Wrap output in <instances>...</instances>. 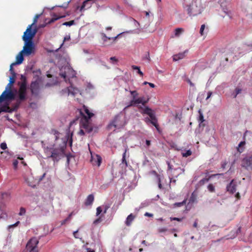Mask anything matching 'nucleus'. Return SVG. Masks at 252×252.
<instances>
[{
    "mask_svg": "<svg viewBox=\"0 0 252 252\" xmlns=\"http://www.w3.org/2000/svg\"><path fill=\"white\" fill-rule=\"evenodd\" d=\"M132 68L134 70H137V73L140 75L141 77H143V74L141 71V70H140V69L139 67H138L137 66H135V65H132Z\"/></svg>",
    "mask_w": 252,
    "mask_h": 252,
    "instance_id": "nucleus-31",
    "label": "nucleus"
},
{
    "mask_svg": "<svg viewBox=\"0 0 252 252\" xmlns=\"http://www.w3.org/2000/svg\"><path fill=\"white\" fill-rule=\"evenodd\" d=\"M236 197L238 199H240V193L239 192H237L236 194V195H235Z\"/></svg>",
    "mask_w": 252,
    "mask_h": 252,
    "instance_id": "nucleus-61",
    "label": "nucleus"
},
{
    "mask_svg": "<svg viewBox=\"0 0 252 252\" xmlns=\"http://www.w3.org/2000/svg\"><path fill=\"white\" fill-rule=\"evenodd\" d=\"M236 185L232 180L226 187V190L230 194H233L236 190Z\"/></svg>",
    "mask_w": 252,
    "mask_h": 252,
    "instance_id": "nucleus-15",
    "label": "nucleus"
},
{
    "mask_svg": "<svg viewBox=\"0 0 252 252\" xmlns=\"http://www.w3.org/2000/svg\"><path fill=\"white\" fill-rule=\"evenodd\" d=\"M182 154L183 157L187 158L192 154V152L190 150H189L185 153H182Z\"/></svg>",
    "mask_w": 252,
    "mask_h": 252,
    "instance_id": "nucleus-34",
    "label": "nucleus"
},
{
    "mask_svg": "<svg viewBox=\"0 0 252 252\" xmlns=\"http://www.w3.org/2000/svg\"><path fill=\"white\" fill-rule=\"evenodd\" d=\"M145 59H147L148 61V62H150L151 61L149 52H147V55H146L145 56Z\"/></svg>",
    "mask_w": 252,
    "mask_h": 252,
    "instance_id": "nucleus-52",
    "label": "nucleus"
},
{
    "mask_svg": "<svg viewBox=\"0 0 252 252\" xmlns=\"http://www.w3.org/2000/svg\"><path fill=\"white\" fill-rule=\"evenodd\" d=\"M79 112L81 115L80 122L81 127L84 128L86 132H91L92 131L93 127L90 120L94 114L90 112L89 108L85 105L83 106L82 108L80 109Z\"/></svg>",
    "mask_w": 252,
    "mask_h": 252,
    "instance_id": "nucleus-2",
    "label": "nucleus"
},
{
    "mask_svg": "<svg viewBox=\"0 0 252 252\" xmlns=\"http://www.w3.org/2000/svg\"><path fill=\"white\" fill-rule=\"evenodd\" d=\"M187 199H184L182 202L175 203L173 204L174 208L180 207L186 205Z\"/></svg>",
    "mask_w": 252,
    "mask_h": 252,
    "instance_id": "nucleus-24",
    "label": "nucleus"
},
{
    "mask_svg": "<svg viewBox=\"0 0 252 252\" xmlns=\"http://www.w3.org/2000/svg\"><path fill=\"white\" fill-rule=\"evenodd\" d=\"M38 243V240L35 237H33L27 242L26 249L29 252H38L37 247Z\"/></svg>",
    "mask_w": 252,
    "mask_h": 252,
    "instance_id": "nucleus-7",
    "label": "nucleus"
},
{
    "mask_svg": "<svg viewBox=\"0 0 252 252\" xmlns=\"http://www.w3.org/2000/svg\"><path fill=\"white\" fill-rule=\"evenodd\" d=\"M207 189H208L209 190V191L211 192H215V187L214 186V185L212 184H210L208 187H207Z\"/></svg>",
    "mask_w": 252,
    "mask_h": 252,
    "instance_id": "nucleus-33",
    "label": "nucleus"
},
{
    "mask_svg": "<svg viewBox=\"0 0 252 252\" xmlns=\"http://www.w3.org/2000/svg\"><path fill=\"white\" fill-rule=\"evenodd\" d=\"M205 28V25L204 24L201 25L200 29V33L201 35L204 34L203 32Z\"/></svg>",
    "mask_w": 252,
    "mask_h": 252,
    "instance_id": "nucleus-42",
    "label": "nucleus"
},
{
    "mask_svg": "<svg viewBox=\"0 0 252 252\" xmlns=\"http://www.w3.org/2000/svg\"><path fill=\"white\" fill-rule=\"evenodd\" d=\"M70 39V36H66L65 37H64V41H66V40H69Z\"/></svg>",
    "mask_w": 252,
    "mask_h": 252,
    "instance_id": "nucleus-63",
    "label": "nucleus"
},
{
    "mask_svg": "<svg viewBox=\"0 0 252 252\" xmlns=\"http://www.w3.org/2000/svg\"><path fill=\"white\" fill-rule=\"evenodd\" d=\"M141 102L142 100L141 97H140L137 98L136 97V98H134V99H132L130 101L129 104L127 106H137L138 109L140 110V113L142 115L146 114L149 116V118L147 117L145 118V122H146L147 124L149 123H151L158 130L159 126L158 123V119L156 116L155 112L154 110L148 106L143 107L141 105H138V104L141 103Z\"/></svg>",
    "mask_w": 252,
    "mask_h": 252,
    "instance_id": "nucleus-1",
    "label": "nucleus"
},
{
    "mask_svg": "<svg viewBox=\"0 0 252 252\" xmlns=\"http://www.w3.org/2000/svg\"><path fill=\"white\" fill-rule=\"evenodd\" d=\"M16 80H9V83L7 84L5 90H11V87L13 84L15 82Z\"/></svg>",
    "mask_w": 252,
    "mask_h": 252,
    "instance_id": "nucleus-29",
    "label": "nucleus"
},
{
    "mask_svg": "<svg viewBox=\"0 0 252 252\" xmlns=\"http://www.w3.org/2000/svg\"><path fill=\"white\" fill-rule=\"evenodd\" d=\"M20 223V221H17L16 223H15L14 224H12V225H10L9 226V228H11V227H16Z\"/></svg>",
    "mask_w": 252,
    "mask_h": 252,
    "instance_id": "nucleus-49",
    "label": "nucleus"
},
{
    "mask_svg": "<svg viewBox=\"0 0 252 252\" xmlns=\"http://www.w3.org/2000/svg\"><path fill=\"white\" fill-rule=\"evenodd\" d=\"M126 125V120L125 116L122 113H120L114 118L112 121L108 126L109 129H111L113 127L115 129H121L123 128Z\"/></svg>",
    "mask_w": 252,
    "mask_h": 252,
    "instance_id": "nucleus-4",
    "label": "nucleus"
},
{
    "mask_svg": "<svg viewBox=\"0 0 252 252\" xmlns=\"http://www.w3.org/2000/svg\"><path fill=\"white\" fill-rule=\"evenodd\" d=\"M101 35L102 36V40L103 41L104 44L105 45H110L116 41L117 38L118 37L120 34L117 35L115 37H109L106 36V34L104 33H101Z\"/></svg>",
    "mask_w": 252,
    "mask_h": 252,
    "instance_id": "nucleus-14",
    "label": "nucleus"
},
{
    "mask_svg": "<svg viewBox=\"0 0 252 252\" xmlns=\"http://www.w3.org/2000/svg\"><path fill=\"white\" fill-rule=\"evenodd\" d=\"M184 32L183 28H177L175 30V35L176 36H179Z\"/></svg>",
    "mask_w": 252,
    "mask_h": 252,
    "instance_id": "nucleus-30",
    "label": "nucleus"
},
{
    "mask_svg": "<svg viewBox=\"0 0 252 252\" xmlns=\"http://www.w3.org/2000/svg\"><path fill=\"white\" fill-rule=\"evenodd\" d=\"M167 230V229L165 227L159 228L158 229V231L159 233L164 232H166Z\"/></svg>",
    "mask_w": 252,
    "mask_h": 252,
    "instance_id": "nucleus-47",
    "label": "nucleus"
},
{
    "mask_svg": "<svg viewBox=\"0 0 252 252\" xmlns=\"http://www.w3.org/2000/svg\"><path fill=\"white\" fill-rule=\"evenodd\" d=\"M30 89L32 95L34 96H38L39 94V85L37 80L32 82L30 86Z\"/></svg>",
    "mask_w": 252,
    "mask_h": 252,
    "instance_id": "nucleus-13",
    "label": "nucleus"
},
{
    "mask_svg": "<svg viewBox=\"0 0 252 252\" xmlns=\"http://www.w3.org/2000/svg\"><path fill=\"white\" fill-rule=\"evenodd\" d=\"M78 232V230H77L73 232V236L75 238H79V237L78 236V235H77Z\"/></svg>",
    "mask_w": 252,
    "mask_h": 252,
    "instance_id": "nucleus-57",
    "label": "nucleus"
},
{
    "mask_svg": "<svg viewBox=\"0 0 252 252\" xmlns=\"http://www.w3.org/2000/svg\"><path fill=\"white\" fill-rule=\"evenodd\" d=\"M198 112L199 113V116L198 120H199V121L200 123H203L205 121L204 119V116L203 115V114L201 112V110H199Z\"/></svg>",
    "mask_w": 252,
    "mask_h": 252,
    "instance_id": "nucleus-35",
    "label": "nucleus"
},
{
    "mask_svg": "<svg viewBox=\"0 0 252 252\" xmlns=\"http://www.w3.org/2000/svg\"><path fill=\"white\" fill-rule=\"evenodd\" d=\"M197 200V194L194 191L193 192L189 199V203H193L196 202Z\"/></svg>",
    "mask_w": 252,
    "mask_h": 252,
    "instance_id": "nucleus-22",
    "label": "nucleus"
},
{
    "mask_svg": "<svg viewBox=\"0 0 252 252\" xmlns=\"http://www.w3.org/2000/svg\"><path fill=\"white\" fill-rule=\"evenodd\" d=\"M246 144V142L245 141H241L238 145V146L237 147V151L240 153H242L244 151V146Z\"/></svg>",
    "mask_w": 252,
    "mask_h": 252,
    "instance_id": "nucleus-21",
    "label": "nucleus"
},
{
    "mask_svg": "<svg viewBox=\"0 0 252 252\" xmlns=\"http://www.w3.org/2000/svg\"><path fill=\"white\" fill-rule=\"evenodd\" d=\"M224 12L226 14V15H228L230 19L232 18V15L230 11H224Z\"/></svg>",
    "mask_w": 252,
    "mask_h": 252,
    "instance_id": "nucleus-54",
    "label": "nucleus"
},
{
    "mask_svg": "<svg viewBox=\"0 0 252 252\" xmlns=\"http://www.w3.org/2000/svg\"><path fill=\"white\" fill-rule=\"evenodd\" d=\"M102 209H101V207H98L96 208V215L97 216H98L100 214V213L102 212Z\"/></svg>",
    "mask_w": 252,
    "mask_h": 252,
    "instance_id": "nucleus-44",
    "label": "nucleus"
},
{
    "mask_svg": "<svg viewBox=\"0 0 252 252\" xmlns=\"http://www.w3.org/2000/svg\"><path fill=\"white\" fill-rule=\"evenodd\" d=\"M80 127H81V126H80ZM80 128H81V129L79 130V131L78 132V134L80 135H84L85 134V132H84V130L82 129L83 128H82V127H80Z\"/></svg>",
    "mask_w": 252,
    "mask_h": 252,
    "instance_id": "nucleus-48",
    "label": "nucleus"
},
{
    "mask_svg": "<svg viewBox=\"0 0 252 252\" xmlns=\"http://www.w3.org/2000/svg\"><path fill=\"white\" fill-rule=\"evenodd\" d=\"M102 158L101 157L98 155H96L95 157L92 158V162L93 164L97 165L98 166L100 165L101 163Z\"/></svg>",
    "mask_w": 252,
    "mask_h": 252,
    "instance_id": "nucleus-17",
    "label": "nucleus"
},
{
    "mask_svg": "<svg viewBox=\"0 0 252 252\" xmlns=\"http://www.w3.org/2000/svg\"><path fill=\"white\" fill-rule=\"evenodd\" d=\"M135 216L133 215L132 214H130V215H129L127 218H126V220L125 221V223L126 224V226H130L132 222V221L134 220V219H135Z\"/></svg>",
    "mask_w": 252,
    "mask_h": 252,
    "instance_id": "nucleus-20",
    "label": "nucleus"
},
{
    "mask_svg": "<svg viewBox=\"0 0 252 252\" xmlns=\"http://www.w3.org/2000/svg\"><path fill=\"white\" fill-rule=\"evenodd\" d=\"M243 87V84L242 83H239V86H237L235 88L234 92L232 94V95H233L234 98H236L238 94L241 93Z\"/></svg>",
    "mask_w": 252,
    "mask_h": 252,
    "instance_id": "nucleus-18",
    "label": "nucleus"
},
{
    "mask_svg": "<svg viewBox=\"0 0 252 252\" xmlns=\"http://www.w3.org/2000/svg\"><path fill=\"white\" fill-rule=\"evenodd\" d=\"M32 25H29L26 31L24 32L22 37L24 41H32V38L35 36L37 30L36 29L32 30Z\"/></svg>",
    "mask_w": 252,
    "mask_h": 252,
    "instance_id": "nucleus-10",
    "label": "nucleus"
},
{
    "mask_svg": "<svg viewBox=\"0 0 252 252\" xmlns=\"http://www.w3.org/2000/svg\"><path fill=\"white\" fill-rule=\"evenodd\" d=\"M146 143L148 146H149L151 145V141L150 140H146Z\"/></svg>",
    "mask_w": 252,
    "mask_h": 252,
    "instance_id": "nucleus-62",
    "label": "nucleus"
},
{
    "mask_svg": "<svg viewBox=\"0 0 252 252\" xmlns=\"http://www.w3.org/2000/svg\"><path fill=\"white\" fill-rule=\"evenodd\" d=\"M15 98V94L12 90H5L0 96V102L6 100H11Z\"/></svg>",
    "mask_w": 252,
    "mask_h": 252,
    "instance_id": "nucleus-11",
    "label": "nucleus"
},
{
    "mask_svg": "<svg viewBox=\"0 0 252 252\" xmlns=\"http://www.w3.org/2000/svg\"><path fill=\"white\" fill-rule=\"evenodd\" d=\"M60 75L63 79H72L76 77L74 70L68 66H65L60 69Z\"/></svg>",
    "mask_w": 252,
    "mask_h": 252,
    "instance_id": "nucleus-6",
    "label": "nucleus"
},
{
    "mask_svg": "<svg viewBox=\"0 0 252 252\" xmlns=\"http://www.w3.org/2000/svg\"><path fill=\"white\" fill-rule=\"evenodd\" d=\"M130 93L132 97V99H134V98H136L138 96V94L137 91H130Z\"/></svg>",
    "mask_w": 252,
    "mask_h": 252,
    "instance_id": "nucleus-36",
    "label": "nucleus"
},
{
    "mask_svg": "<svg viewBox=\"0 0 252 252\" xmlns=\"http://www.w3.org/2000/svg\"><path fill=\"white\" fill-rule=\"evenodd\" d=\"M144 216L149 217H153L154 215L153 214L148 212H146L144 214Z\"/></svg>",
    "mask_w": 252,
    "mask_h": 252,
    "instance_id": "nucleus-50",
    "label": "nucleus"
},
{
    "mask_svg": "<svg viewBox=\"0 0 252 252\" xmlns=\"http://www.w3.org/2000/svg\"><path fill=\"white\" fill-rule=\"evenodd\" d=\"M241 166L247 170L252 169V155H248L243 158Z\"/></svg>",
    "mask_w": 252,
    "mask_h": 252,
    "instance_id": "nucleus-12",
    "label": "nucleus"
},
{
    "mask_svg": "<svg viewBox=\"0 0 252 252\" xmlns=\"http://www.w3.org/2000/svg\"><path fill=\"white\" fill-rule=\"evenodd\" d=\"M26 213V209L23 207H21L20 209V212L19 213V216L24 215Z\"/></svg>",
    "mask_w": 252,
    "mask_h": 252,
    "instance_id": "nucleus-39",
    "label": "nucleus"
},
{
    "mask_svg": "<svg viewBox=\"0 0 252 252\" xmlns=\"http://www.w3.org/2000/svg\"><path fill=\"white\" fill-rule=\"evenodd\" d=\"M24 54L21 51L20 52L16 57V62L10 65L9 69L10 75L9 79H16L18 77V74L15 72L13 66L22 63L24 61Z\"/></svg>",
    "mask_w": 252,
    "mask_h": 252,
    "instance_id": "nucleus-5",
    "label": "nucleus"
},
{
    "mask_svg": "<svg viewBox=\"0 0 252 252\" xmlns=\"http://www.w3.org/2000/svg\"><path fill=\"white\" fill-rule=\"evenodd\" d=\"M40 14H36L34 18V19H33V23L32 24V26L33 25H34L35 23H36L37 21V19L39 18V17H40Z\"/></svg>",
    "mask_w": 252,
    "mask_h": 252,
    "instance_id": "nucleus-43",
    "label": "nucleus"
},
{
    "mask_svg": "<svg viewBox=\"0 0 252 252\" xmlns=\"http://www.w3.org/2000/svg\"><path fill=\"white\" fill-rule=\"evenodd\" d=\"M18 163V162L17 160H16L14 161L13 164V166H14V167L15 169L17 168Z\"/></svg>",
    "mask_w": 252,
    "mask_h": 252,
    "instance_id": "nucleus-56",
    "label": "nucleus"
},
{
    "mask_svg": "<svg viewBox=\"0 0 252 252\" xmlns=\"http://www.w3.org/2000/svg\"><path fill=\"white\" fill-rule=\"evenodd\" d=\"M110 62L113 64H116L118 62V60L115 57H112L110 58Z\"/></svg>",
    "mask_w": 252,
    "mask_h": 252,
    "instance_id": "nucleus-32",
    "label": "nucleus"
},
{
    "mask_svg": "<svg viewBox=\"0 0 252 252\" xmlns=\"http://www.w3.org/2000/svg\"><path fill=\"white\" fill-rule=\"evenodd\" d=\"M210 177H209V178H203V179H201V180L200 181L199 183H200V184L201 185H203V184H204L205 183H206L208 182L209 181V180H210Z\"/></svg>",
    "mask_w": 252,
    "mask_h": 252,
    "instance_id": "nucleus-38",
    "label": "nucleus"
},
{
    "mask_svg": "<svg viewBox=\"0 0 252 252\" xmlns=\"http://www.w3.org/2000/svg\"><path fill=\"white\" fill-rule=\"evenodd\" d=\"M63 17L64 16H58L55 14H54V15H53V17L50 19L48 23L49 24L52 23L53 22H54L55 21Z\"/></svg>",
    "mask_w": 252,
    "mask_h": 252,
    "instance_id": "nucleus-28",
    "label": "nucleus"
},
{
    "mask_svg": "<svg viewBox=\"0 0 252 252\" xmlns=\"http://www.w3.org/2000/svg\"><path fill=\"white\" fill-rule=\"evenodd\" d=\"M25 45L21 52L25 56H29L34 52V45L32 41H24Z\"/></svg>",
    "mask_w": 252,
    "mask_h": 252,
    "instance_id": "nucleus-9",
    "label": "nucleus"
},
{
    "mask_svg": "<svg viewBox=\"0 0 252 252\" xmlns=\"http://www.w3.org/2000/svg\"><path fill=\"white\" fill-rule=\"evenodd\" d=\"M2 112H10L11 110L8 105H5L0 108V113Z\"/></svg>",
    "mask_w": 252,
    "mask_h": 252,
    "instance_id": "nucleus-25",
    "label": "nucleus"
},
{
    "mask_svg": "<svg viewBox=\"0 0 252 252\" xmlns=\"http://www.w3.org/2000/svg\"><path fill=\"white\" fill-rule=\"evenodd\" d=\"M193 226L194 227H195L196 228L197 227V220L195 221V222H194L193 224Z\"/></svg>",
    "mask_w": 252,
    "mask_h": 252,
    "instance_id": "nucleus-64",
    "label": "nucleus"
},
{
    "mask_svg": "<svg viewBox=\"0 0 252 252\" xmlns=\"http://www.w3.org/2000/svg\"><path fill=\"white\" fill-rule=\"evenodd\" d=\"M109 207H110V205H107L105 206L104 210V211H103V213L104 214H105L107 212V211L109 208Z\"/></svg>",
    "mask_w": 252,
    "mask_h": 252,
    "instance_id": "nucleus-51",
    "label": "nucleus"
},
{
    "mask_svg": "<svg viewBox=\"0 0 252 252\" xmlns=\"http://www.w3.org/2000/svg\"><path fill=\"white\" fill-rule=\"evenodd\" d=\"M0 148L2 149V150H5L7 149V145L5 143H2L1 144H0Z\"/></svg>",
    "mask_w": 252,
    "mask_h": 252,
    "instance_id": "nucleus-46",
    "label": "nucleus"
},
{
    "mask_svg": "<svg viewBox=\"0 0 252 252\" xmlns=\"http://www.w3.org/2000/svg\"><path fill=\"white\" fill-rule=\"evenodd\" d=\"M101 218H99L98 219H97L96 220H95L94 221V224H97L99 222H100L101 221Z\"/></svg>",
    "mask_w": 252,
    "mask_h": 252,
    "instance_id": "nucleus-55",
    "label": "nucleus"
},
{
    "mask_svg": "<svg viewBox=\"0 0 252 252\" xmlns=\"http://www.w3.org/2000/svg\"><path fill=\"white\" fill-rule=\"evenodd\" d=\"M188 83L189 84L190 86H194L193 84L191 82L190 79L187 80Z\"/></svg>",
    "mask_w": 252,
    "mask_h": 252,
    "instance_id": "nucleus-59",
    "label": "nucleus"
},
{
    "mask_svg": "<svg viewBox=\"0 0 252 252\" xmlns=\"http://www.w3.org/2000/svg\"><path fill=\"white\" fill-rule=\"evenodd\" d=\"M170 220L171 221L172 220H177L178 221H182L183 219V218H176V217H171L170 218Z\"/></svg>",
    "mask_w": 252,
    "mask_h": 252,
    "instance_id": "nucleus-41",
    "label": "nucleus"
},
{
    "mask_svg": "<svg viewBox=\"0 0 252 252\" xmlns=\"http://www.w3.org/2000/svg\"><path fill=\"white\" fill-rule=\"evenodd\" d=\"M33 79H41L40 78L41 71L39 69L33 71Z\"/></svg>",
    "mask_w": 252,
    "mask_h": 252,
    "instance_id": "nucleus-26",
    "label": "nucleus"
},
{
    "mask_svg": "<svg viewBox=\"0 0 252 252\" xmlns=\"http://www.w3.org/2000/svg\"><path fill=\"white\" fill-rule=\"evenodd\" d=\"M92 0H85L82 5V6L80 7V10L82 11V10L89 8L91 7L92 4Z\"/></svg>",
    "mask_w": 252,
    "mask_h": 252,
    "instance_id": "nucleus-16",
    "label": "nucleus"
},
{
    "mask_svg": "<svg viewBox=\"0 0 252 252\" xmlns=\"http://www.w3.org/2000/svg\"><path fill=\"white\" fill-rule=\"evenodd\" d=\"M127 150L126 149H125L124 153L123 154V158L122 159V163H124L125 164V166H127V162L126 160V153Z\"/></svg>",
    "mask_w": 252,
    "mask_h": 252,
    "instance_id": "nucleus-27",
    "label": "nucleus"
},
{
    "mask_svg": "<svg viewBox=\"0 0 252 252\" xmlns=\"http://www.w3.org/2000/svg\"><path fill=\"white\" fill-rule=\"evenodd\" d=\"M23 81L20 83H18L19 89L18 90V96L20 100H24L26 98L27 82V80H23Z\"/></svg>",
    "mask_w": 252,
    "mask_h": 252,
    "instance_id": "nucleus-8",
    "label": "nucleus"
},
{
    "mask_svg": "<svg viewBox=\"0 0 252 252\" xmlns=\"http://www.w3.org/2000/svg\"><path fill=\"white\" fill-rule=\"evenodd\" d=\"M94 201V196L93 194H91L88 196L87 198H86L85 204L86 206H89L91 205L93 202Z\"/></svg>",
    "mask_w": 252,
    "mask_h": 252,
    "instance_id": "nucleus-19",
    "label": "nucleus"
},
{
    "mask_svg": "<svg viewBox=\"0 0 252 252\" xmlns=\"http://www.w3.org/2000/svg\"><path fill=\"white\" fill-rule=\"evenodd\" d=\"M212 94V92H211V91L208 92L207 93V96L206 99L208 100L211 96Z\"/></svg>",
    "mask_w": 252,
    "mask_h": 252,
    "instance_id": "nucleus-53",
    "label": "nucleus"
},
{
    "mask_svg": "<svg viewBox=\"0 0 252 252\" xmlns=\"http://www.w3.org/2000/svg\"><path fill=\"white\" fill-rule=\"evenodd\" d=\"M87 252H95V251L94 250H92L90 248L87 249Z\"/></svg>",
    "mask_w": 252,
    "mask_h": 252,
    "instance_id": "nucleus-60",
    "label": "nucleus"
},
{
    "mask_svg": "<svg viewBox=\"0 0 252 252\" xmlns=\"http://www.w3.org/2000/svg\"><path fill=\"white\" fill-rule=\"evenodd\" d=\"M185 56V53H181L177 55H175L173 57V59L175 61H178L180 59H182Z\"/></svg>",
    "mask_w": 252,
    "mask_h": 252,
    "instance_id": "nucleus-23",
    "label": "nucleus"
},
{
    "mask_svg": "<svg viewBox=\"0 0 252 252\" xmlns=\"http://www.w3.org/2000/svg\"><path fill=\"white\" fill-rule=\"evenodd\" d=\"M44 153L47 158H52L54 161H58L60 157L64 153L63 148L62 147H55L54 145L49 146H44Z\"/></svg>",
    "mask_w": 252,
    "mask_h": 252,
    "instance_id": "nucleus-3",
    "label": "nucleus"
},
{
    "mask_svg": "<svg viewBox=\"0 0 252 252\" xmlns=\"http://www.w3.org/2000/svg\"><path fill=\"white\" fill-rule=\"evenodd\" d=\"M140 97L142 100L141 104H142L143 106H145V105L148 102L149 99L148 98L146 99L144 97Z\"/></svg>",
    "mask_w": 252,
    "mask_h": 252,
    "instance_id": "nucleus-37",
    "label": "nucleus"
},
{
    "mask_svg": "<svg viewBox=\"0 0 252 252\" xmlns=\"http://www.w3.org/2000/svg\"><path fill=\"white\" fill-rule=\"evenodd\" d=\"M74 24V21L71 20L69 22H66L63 23V25H65V26H70L73 25Z\"/></svg>",
    "mask_w": 252,
    "mask_h": 252,
    "instance_id": "nucleus-40",
    "label": "nucleus"
},
{
    "mask_svg": "<svg viewBox=\"0 0 252 252\" xmlns=\"http://www.w3.org/2000/svg\"><path fill=\"white\" fill-rule=\"evenodd\" d=\"M52 132L54 133V135H55V137H56V140L58 139V136L60 134L59 132L57 130H52Z\"/></svg>",
    "mask_w": 252,
    "mask_h": 252,
    "instance_id": "nucleus-45",
    "label": "nucleus"
},
{
    "mask_svg": "<svg viewBox=\"0 0 252 252\" xmlns=\"http://www.w3.org/2000/svg\"><path fill=\"white\" fill-rule=\"evenodd\" d=\"M167 164L168 165V168L169 170H171L172 169V166L170 164L169 161H167Z\"/></svg>",
    "mask_w": 252,
    "mask_h": 252,
    "instance_id": "nucleus-58",
    "label": "nucleus"
}]
</instances>
